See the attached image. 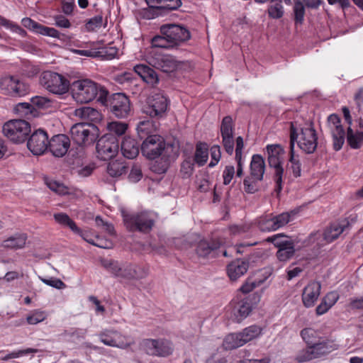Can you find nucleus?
I'll return each instance as SVG.
<instances>
[{
	"label": "nucleus",
	"instance_id": "nucleus-64",
	"mask_svg": "<svg viewBox=\"0 0 363 363\" xmlns=\"http://www.w3.org/2000/svg\"><path fill=\"white\" fill-rule=\"evenodd\" d=\"M269 16L272 18L278 19L283 16L284 9L281 3H276L268 9Z\"/></svg>",
	"mask_w": 363,
	"mask_h": 363
},
{
	"label": "nucleus",
	"instance_id": "nucleus-58",
	"mask_svg": "<svg viewBox=\"0 0 363 363\" xmlns=\"http://www.w3.org/2000/svg\"><path fill=\"white\" fill-rule=\"evenodd\" d=\"M294 21L297 24H302L305 15V7L300 0L295 1L294 6Z\"/></svg>",
	"mask_w": 363,
	"mask_h": 363
},
{
	"label": "nucleus",
	"instance_id": "nucleus-52",
	"mask_svg": "<svg viewBox=\"0 0 363 363\" xmlns=\"http://www.w3.org/2000/svg\"><path fill=\"white\" fill-rule=\"evenodd\" d=\"M296 213L294 211L284 212L273 216L277 229H279L289 223Z\"/></svg>",
	"mask_w": 363,
	"mask_h": 363
},
{
	"label": "nucleus",
	"instance_id": "nucleus-12",
	"mask_svg": "<svg viewBox=\"0 0 363 363\" xmlns=\"http://www.w3.org/2000/svg\"><path fill=\"white\" fill-rule=\"evenodd\" d=\"M119 150L118 139L111 134H105L96 143L98 157L101 160H108L114 157Z\"/></svg>",
	"mask_w": 363,
	"mask_h": 363
},
{
	"label": "nucleus",
	"instance_id": "nucleus-21",
	"mask_svg": "<svg viewBox=\"0 0 363 363\" xmlns=\"http://www.w3.org/2000/svg\"><path fill=\"white\" fill-rule=\"evenodd\" d=\"M321 289V284L319 281H311L303 289L302 294V301L303 306L306 308H311L314 306L318 300Z\"/></svg>",
	"mask_w": 363,
	"mask_h": 363
},
{
	"label": "nucleus",
	"instance_id": "nucleus-45",
	"mask_svg": "<svg viewBox=\"0 0 363 363\" xmlns=\"http://www.w3.org/2000/svg\"><path fill=\"white\" fill-rule=\"evenodd\" d=\"M128 128V125L125 122L112 121L108 123L107 129L108 133L107 134H111L118 137L123 135Z\"/></svg>",
	"mask_w": 363,
	"mask_h": 363
},
{
	"label": "nucleus",
	"instance_id": "nucleus-61",
	"mask_svg": "<svg viewBox=\"0 0 363 363\" xmlns=\"http://www.w3.org/2000/svg\"><path fill=\"white\" fill-rule=\"evenodd\" d=\"M211 160L208 164V167H214L220 161L221 158L220 147L219 145H213L210 149Z\"/></svg>",
	"mask_w": 363,
	"mask_h": 363
},
{
	"label": "nucleus",
	"instance_id": "nucleus-14",
	"mask_svg": "<svg viewBox=\"0 0 363 363\" xmlns=\"http://www.w3.org/2000/svg\"><path fill=\"white\" fill-rule=\"evenodd\" d=\"M150 11L145 13L147 18H154L164 15L167 12L176 10L182 5L181 0H145Z\"/></svg>",
	"mask_w": 363,
	"mask_h": 363
},
{
	"label": "nucleus",
	"instance_id": "nucleus-54",
	"mask_svg": "<svg viewBox=\"0 0 363 363\" xmlns=\"http://www.w3.org/2000/svg\"><path fill=\"white\" fill-rule=\"evenodd\" d=\"M33 106L38 108L48 109L51 108L54 104V101L45 96H36L31 99Z\"/></svg>",
	"mask_w": 363,
	"mask_h": 363
},
{
	"label": "nucleus",
	"instance_id": "nucleus-50",
	"mask_svg": "<svg viewBox=\"0 0 363 363\" xmlns=\"http://www.w3.org/2000/svg\"><path fill=\"white\" fill-rule=\"evenodd\" d=\"M268 242H272L274 245L279 249L286 246L289 243L294 242L287 236L283 233H279L273 236L269 237L266 239Z\"/></svg>",
	"mask_w": 363,
	"mask_h": 363
},
{
	"label": "nucleus",
	"instance_id": "nucleus-7",
	"mask_svg": "<svg viewBox=\"0 0 363 363\" xmlns=\"http://www.w3.org/2000/svg\"><path fill=\"white\" fill-rule=\"evenodd\" d=\"M40 83L48 91L57 95L65 94L69 87V82L64 76L52 71L43 72Z\"/></svg>",
	"mask_w": 363,
	"mask_h": 363
},
{
	"label": "nucleus",
	"instance_id": "nucleus-19",
	"mask_svg": "<svg viewBox=\"0 0 363 363\" xmlns=\"http://www.w3.org/2000/svg\"><path fill=\"white\" fill-rule=\"evenodd\" d=\"M328 124L330 128L333 149L335 151L340 150L345 143V133L340 123V118L336 114H331L328 118Z\"/></svg>",
	"mask_w": 363,
	"mask_h": 363
},
{
	"label": "nucleus",
	"instance_id": "nucleus-3",
	"mask_svg": "<svg viewBox=\"0 0 363 363\" xmlns=\"http://www.w3.org/2000/svg\"><path fill=\"white\" fill-rule=\"evenodd\" d=\"M124 224L129 231H138L143 233L150 232L155 225L157 216L150 211L135 213L122 212Z\"/></svg>",
	"mask_w": 363,
	"mask_h": 363
},
{
	"label": "nucleus",
	"instance_id": "nucleus-57",
	"mask_svg": "<svg viewBox=\"0 0 363 363\" xmlns=\"http://www.w3.org/2000/svg\"><path fill=\"white\" fill-rule=\"evenodd\" d=\"M221 136L233 135V118L230 116H225L220 125Z\"/></svg>",
	"mask_w": 363,
	"mask_h": 363
},
{
	"label": "nucleus",
	"instance_id": "nucleus-34",
	"mask_svg": "<svg viewBox=\"0 0 363 363\" xmlns=\"http://www.w3.org/2000/svg\"><path fill=\"white\" fill-rule=\"evenodd\" d=\"M245 343L240 332L228 335L223 342V347L226 350H231L242 347Z\"/></svg>",
	"mask_w": 363,
	"mask_h": 363
},
{
	"label": "nucleus",
	"instance_id": "nucleus-43",
	"mask_svg": "<svg viewBox=\"0 0 363 363\" xmlns=\"http://www.w3.org/2000/svg\"><path fill=\"white\" fill-rule=\"evenodd\" d=\"M75 115L87 121H93L99 118V113L91 107H82L75 111Z\"/></svg>",
	"mask_w": 363,
	"mask_h": 363
},
{
	"label": "nucleus",
	"instance_id": "nucleus-35",
	"mask_svg": "<svg viewBox=\"0 0 363 363\" xmlns=\"http://www.w3.org/2000/svg\"><path fill=\"white\" fill-rule=\"evenodd\" d=\"M245 343L240 332L228 335L223 342V347L226 350H231L242 347Z\"/></svg>",
	"mask_w": 363,
	"mask_h": 363
},
{
	"label": "nucleus",
	"instance_id": "nucleus-22",
	"mask_svg": "<svg viewBox=\"0 0 363 363\" xmlns=\"http://www.w3.org/2000/svg\"><path fill=\"white\" fill-rule=\"evenodd\" d=\"M23 26L29 29L43 35L60 39L62 34L55 28L45 26L29 18H24L22 20Z\"/></svg>",
	"mask_w": 363,
	"mask_h": 363
},
{
	"label": "nucleus",
	"instance_id": "nucleus-18",
	"mask_svg": "<svg viewBox=\"0 0 363 363\" xmlns=\"http://www.w3.org/2000/svg\"><path fill=\"white\" fill-rule=\"evenodd\" d=\"M48 142L47 132L43 129H38L30 135L27 142V147L34 155H42L48 150Z\"/></svg>",
	"mask_w": 363,
	"mask_h": 363
},
{
	"label": "nucleus",
	"instance_id": "nucleus-46",
	"mask_svg": "<svg viewBox=\"0 0 363 363\" xmlns=\"http://www.w3.org/2000/svg\"><path fill=\"white\" fill-rule=\"evenodd\" d=\"M256 177L250 174L243 181L244 190L247 194H255L259 189V183L262 179H257Z\"/></svg>",
	"mask_w": 363,
	"mask_h": 363
},
{
	"label": "nucleus",
	"instance_id": "nucleus-2",
	"mask_svg": "<svg viewBox=\"0 0 363 363\" xmlns=\"http://www.w3.org/2000/svg\"><path fill=\"white\" fill-rule=\"evenodd\" d=\"M72 96L81 104H86L94 99L101 102L108 94V91L100 84L90 79L74 81L71 86Z\"/></svg>",
	"mask_w": 363,
	"mask_h": 363
},
{
	"label": "nucleus",
	"instance_id": "nucleus-9",
	"mask_svg": "<svg viewBox=\"0 0 363 363\" xmlns=\"http://www.w3.org/2000/svg\"><path fill=\"white\" fill-rule=\"evenodd\" d=\"M4 135L16 143L26 141L30 133V125L25 120H11L3 125Z\"/></svg>",
	"mask_w": 363,
	"mask_h": 363
},
{
	"label": "nucleus",
	"instance_id": "nucleus-1",
	"mask_svg": "<svg viewBox=\"0 0 363 363\" xmlns=\"http://www.w3.org/2000/svg\"><path fill=\"white\" fill-rule=\"evenodd\" d=\"M290 145L294 150L295 142L298 147L306 154L315 152L318 145V136L312 123L299 124L297 121L290 123Z\"/></svg>",
	"mask_w": 363,
	"mask_h": 363
},
{
	"label": "nucleus",
	"instance_id": "nucleus-30",
	"mask_svg": "<svg viewBox=\"0 0 363 363\" xmlns=\"http://www.w3.org/2000/svg\"><path fill=\"white\" fill-rule=\"evenodd\" d=\"M250 174L256 177L257 179H263L265 172V162L260 155H254L250 166Z\"/></svg>",
	"mask_w": 363,
	"mask_h": 363
},
{
	"label": "nucleus",
	"instance_id": "nucleus-8",
	"mask_svg": "<svg viewBox=\"0 0 363 363\" xmlns=\"http://www.w3.org/2000/svg\"><path fill=\"white\" fill-rule=\"evenodd\" d=\"M172 150V147H166V143L162 137L159 135H150L146 138L141 144V152L143 156L149 160H155L164 154Z\"/></svg>",
	"mask_w": 363,
	"mask_h": 363
},
{
	"label": "nucleus",
	"instance_id": "nucleus-62",
	"mask_svg": "<svg viewBox=\"0 0 363 363\" xmlns=\"http://www.w3.org/2000/svg\"><path fill=\"white\" fill-rule=\"evenodd\" d=\"M313 359H315V357L313 353V351L311 349L310 345L306 349L300 351L296 357V360L298 363L308 362Z\"/></svg>",
	"mask_w": 363,
	"mask_h": 363
},
{
	"label": "nucleus",
	"instance_id": "nucleus-10",
	"mask_svg": "<svg viewBox=\"0 0 363 363\" xmlns=\"http://www.w3.org/2000/svg\"><path fill=\"white\" fill-rule=\"evenodd\" d=\"M72 140L78 145H86L94 142L97 135L96 127L89 123L74 124L70 129Z\"/></svg>",
	"mask_w": 363,
	"mask_h": 363
},
{
	"label": "nucleus",
	"instance_id": "nucleus-36",
	"mask_svg": "<svg viewBox=\"0 0 363 363\" xmlns=\"http://www.w3.org/2000/svg\"><path fill=\"white\" fill-rule=\"evenodd\" d=\"M240 333L244 343L246 344L259 337L262 333V328L257 325H252L244 328Z\"/></svg>",
	"mask_w": 363,
	"mask_h": 363
},
{
	"label": "nucleus",
	"instance_id": "nucleus-53",
	"mask_svg": "<svg viewBox=\"0 0 363 363\" xmlns=\"http://www.w3.org/2000/svg\"><path fill=\"white\" fill-rule=\"evenodd\" d=\"M152 45L153 47L160 48H174V45L172 44L170 39L167 38L166 35H156L152 39Z\"/></svg>",
	"mask_w": 363,
	"mask_h": 363
},
{
	"label": "nucleus",
	"instance_id": "nucleus-37",
	"mask_svg": "<svg viewBox=\"0 0 363 363\" xmlns=\"http://www.w3.org/2000/svg\"><path fill=\"white\" fill-rule=\"evenodd\" d=\"M347 142L352 149L360 148L363 144V131H354L351 127H348Z\"/></svg>",
	"mask_w": 363,
	"mask_h": 363
},
{
	"label": "nucleus",
	"instance_id": "nucleus-38",
	"mask_svg": "<svg viewBox=\"0 0 363 363\" xmlns=\"http://www.w3.org/2000/svg\"><path fill=\"white\" fill-rule=\"evenodd\" d=\"M128 166L124 161L116 160L110 162L107 167L108 174L113 177H120L127 172Z\"/></svg>",
	"mask_w": 363,
	"mask_h": 363
},
{
	"label": "nucleus",
	"instance_id": "nucleus-11",
	"mask_svg": "<svg viewBox=\"0 0 363 363\" xmlns=\"http://www.w3.org/2000/svg\"><path fill=\"white\" fill-rule=\"evenodd\" d=\"M0 89L4 94L13 96H24L29 92V86L18 77L6 75L0 79Z\"/></svg>",
	"mask_w": 363,
	"mask_h": 363
},
{
	"label": "nucleus",
	"instance_id": "nucleus-6",
	"mask_svg": "<svg viewBox=\"0 0 363 363\" xmlns=\"http://www.w3.org/2000/svg\"><path fill=\"white\" fill-rule=\"evenodd\" d=\"M101 104L116 118H125L130 113L129 98L123 93H115L109 97L107 95Z\"/></svg>",
	"mask_w": 363,
	"mask_h": 363
},
{
	"label": "nucleus",
	"instance_id": "nucleus-24",
	"mask_svg": "<svg viewBox=\"0 0 363 363\" xmlns=\"http://www.w3.org/2000/svg\"><path fill=\"white\" fill-rule=\"evenodd\" d=\"M133 70L145 83L152 86L159 83V77L157 72L149 66L138 64L134 66Z\"/></svg>",
	"mask_w": 363,
	"mask_h": 363
},
{
	"label": "nucleus",
	"instance_id": "nucleus-63",
	"mask_svg": "<svg viewBox=\"0 0 363 363\" xmlns=\"http://www.w3.org/2000/svg\"><path fill=\"white\" fill-rule=\"evenodd\" d=\"M115 330H106L99 334V339L104 345L113 347V336Z\"/></svg>",
	"mask_w": 363,
	"mask_h": 363
},
{
	"label": "nucleus",
	"instance_id": "nucleus-33",
	"mask_svg": "<svg viewBox=\"0 0 363 363\" xmlns=\"http://www.w3.org/2000/svg\"><path fill=\"white\" fill-rule=\"evenodd\" d=\"M27 235L25 233L16 234L3 241L1 246L9 249H21L26 243Z\"/></svg>",
	"mask_w": 363,
	"mask_h": 363
},
{
	"label": "nucleus",
	"instance_id": "nucleus-41",
	"mask_svg": "<svg viewBox=\"0 0 363 363\" xmlns=\"http://www.w3.org/2000/svg\"><path fill=\"white\" fill-rule=\"evenodd\" d=\"M54 218L57 223L65 227H68L73 233L80 232V228L77 227L75 222L67 214L64 213H55Z\"/></svg>",
	"mask_w": 363,
	"mask_h": 363
},
{
	"label": "nucleus",
	"instance_id": "nucleus-51",
	"mask_svg": "<svg viewBox=\"0 0 363 363\" xmlns=\"http://www.w3.org/2000/svg\"><path fill=\"white\" fill-rule=\"evenodd\" d=\"M86 333V329L72 328L65 330L63 333H62V335L65 337H69L75 341L84 339Z\"/></svg>",
	"mask_w": 363,
	"mask_h": 363
},
{
	"label": "nucleus",
	"instance_id": "nucleus-4",
	"mask_svg": "<svg viewBox=\"0 0 363 363\" xmlns=\"http://www.w3.org/2000/svg\"><path fill=\"white\" fill-rule=\"evenodd\" d=\"M267 150L269 166L274 169L275 191L279 194L282 189V178L284 172L282 160L284 150L279 145H269L267 146Z\"/></svg>",
	"mask_w": 363,
	"mask_h": 363
},
{
	"label": "nucleus",
	"instance_id": "nucleus-17",
	"mask_svg": "<svg viewBox=\"0 0 363 363\" xmlns=\"http://www.w3.org/2000/svg\"><path fill=\"white\" fill-rule=\"evenodd\" d=\"M149 64L163 72L169 73L175 71L180 62L172 55L155 52L149 58Z\"/></svg>",
	"mask_w": 363,
	"mask_h": 363
},
{
	"label": "nucleus",
	"instance_id": "nucleus-25",
	"mask_svg": "<svg viewBox=\"0 0 363 363\" xmlns=\"http://www.w3.org/2000/svg\"><path fill=\"white\" fill-rule=\"evenodd\" d=\"M347 228H349V222L347 220L333 223L325 230L323 238L327 242H331L337 239Z\"/></svg>",
	"mask_w": 363,
	"mask_h": 363
},
{
	"label": "nucleus",
	"instance_id": "nucleus-47",
	"mask_svg": "<svg viewBox=\"0 0 363 363\" xmlns=\"http://www.w3.org/2000/svg\"><path fill=\"white\" fill-rule=\"evenodd\" d=\"M267 277V276L263 279L248 277L240 289L242 293L247 294L252 291L256 287L259 286L262 284H263Z\"/></svg>",
	"mask_w": 363,
	"mask_h": 363
},
{
	"label": "nucleus",
	"instance_id": "nucleus-15",
	"mask_svg": "<svg viewBox=\"0 0 363 363\" xmlns=\"http://www.w3.org/2000/svg\"><path fill=\"white\" fill-rule=\"evenodd\" d=\"M223 242L218 238L201 240L196 245V252L200 257L215 258L220 253Z\"/></svg>",
	"mask_w": 363,
	"mask_h": 363
},
{
	"label": "nucleus",
	"instance_id": "nucleus-13",
	"mask_svg": "<svg viewBox=\"0 0 363 363\" xmlns=\"http://www.w3.org/2000/svg\"><path fill=\"white\" fill-rule=\"evenodd\" d=\"M167 106V99L161 94H155L147 98L143 111L150 117L160 119L165 116Z\"/></svg>",
	"mask_w": 363,
	"mask_h": 363
},
{
	"label": "nucleus",
	"instance_id": "nucleus-26",
	"mask_svg": "<svg viewBox=\"0 0 363 363\" xmlns=\"http://www.w3.org/2000/svg\"><path fill=\"white\" fill-rule=\"evenodd\" d=\"M67 162L73 166L84 164L86 159V152L84 146L78 145L72 147L68 152Z\"/></svg>",
	"mask_w": 363,
	"mask_h": 363
},
{
	"label": "nucleus",
	"instance_id": "nucleus-48",
	"mask_svg": "<svg viewBox=\"0 0 363 363\" xmlns=\"http://www.w3.org/2000/svg\"><path fill=\"white\" fill-rule=\"evenodd\" d=\"M96 51V57L102 60H109L116 57L118 55V50L115 46H106L99 49Z\"/></svg>",
	"mask_w": 363,
	"mask_h": 363
},
{
	"label": "nucleus",
	"instance_id": "nucleus-29",
	"mask_svg": "<svg viewBox=\"0 0 363 363\" xmlns=\"http://www.w3.org/2000/svg\"><path fill=\"white\" fill-rule=\"evenodd\" d=\"M139 151V145L135 140L128 137L122 141L121 152L125 157L133 159L138 155Z\"/></svg>",
	"mask_w": 363,
	"mask_h": 363
},
{
	"label": "nucleus",
	"instance_id": "nucleus-56",
	"mask_svg": "<svg viewBox=\"0 0 363 363\" xmlns=\"http://www.w3.org/2000/svg\"><path fill=\"white\" fill-rule=\"evenodd\" d=\"M258 227L261 231L269 232L277 230L274 220L272 217L261 218L258 222Z\"/></svg>",
	"mask_w": 363,
	"mask_h": 363
},
{
	"label": "nucleus",
	"instance_id": "nucleus-44",
	"mask_svg": "<svg viewBox=\"0 0 363 363\" xmlns=\"http://www.w3.org/2000/svg\"><path fill=\"white\" fill-rule=\"evenodd\" d=\"M171 162L170 156L169 153L164 154L161 156L160 161H155L152 165L151 169L152 172L157 174H164L167 172L169 168Z\"/></svg>",
	"mask_w": 363,
	"mask_h": 363
},
{
	"label": "nucleus",
	"instance_id": "nucleus-20",
	"mask_svg": "<svg viewBox=\"0 0 363 363\" xmlns=\"http://www.w3.org/2000/svg\"><path fill=\"white\" fill-rule=\"evenodd\" d=\"M70 147V140L65 134L52 136L48 142V150L55 157L65 156Z\"/></svg>",
	"mask_w": 363,
	"mask_h": 363
},
{
	"label": "nucleus",
	"instance_id": "nucleus-5",
	"mask_svg": "<svg viewBox=\"0 0 363 363\" xmlns=\"http://www.w3.org/2000/svg\"><path fill=\"white\" fill-rule=\"evenodd\" d=\"M140 349L150 356L167 357L174 352L172 341L166 338H146L139 344Z\"/></svg>",
	"mask_w": 363,
	"mask_h": 363
},
{
	"label": "nucleus",
	"instance_id": "nucleus-39",
	"mask_svg": "<svg viewBox=\"0 0 363 363\" xmlns=\"http://www.w3.org/2000/svg\"><path fill=\"white\" fill-rule=\"evenodd\" d=\"M289 164L287 168L291 170L293 175L295 177H299L301 174V164L298 155L295 154V150H293V146L290 148L289 151Z\"/></svg>",
	"mask_w": 363,
	"mask_h": 363
},
{
	"label": "nucleus",
	"instance_id": "nucleus-32",
	"mask_svg": "<svg viewBox=\"0 0 363 363\" xmlns=\"http://www.w3.org/2000/svg\"><path fill=\"white\" fill-rule=\"evenodd\" d=\"M208 154L209 150L207 143L198 142L196 145V150L192 159L199 167H202L207 162Z\"/></svg>",
	"mask_w": 363,
	"mask_h": 363
},
{
	"label": "nucleus",
	"instance_id": "nucleus-27",
	"mask_svg": "<svg viewBox=\"0 0 363 363\" xmlns=\"http://www.w3.org/2000/svg\"><path fill=\"white\" fill-rule=\"evenodd\" d=\"M159 123L150 120L140 121L137 125V132L141 140H145L150 135H159L156 131Z\"/></svg>",
	"mask_w": 363,
	"mask_h": 363
},
{
	"label": "nucleus",
	"instance_id": "nucleus-59",
	"mask_svg": "<svg viewBox=\"0 0 363 363\" xmlns=\"http://www.w3.org/2000/svg\"><path fill=\"white\" fill-rule=\"evenodd\" d=\"M102 24L103 16L101 15H97L89 19L85 25V27L87 31L91 32L100 28L102 26Z\"/></svg>",
	"mask_w": 363,
	"mask_h": 363
},
{
	"label": "nucleus",
	"instance_id": "nucleus-16",
	"mask_svg": "<svg viewBox=\"0 0 363 363\" xmlns=\"http://www.w3.org/2000/svg\"><path fill=\"white\" fill-rule=\"evenodd\" d=\"M160 33L170 39L174 46L189 40L190 32L184 26L179 24H164L160 27Z\"/></svg>",
	"mask_w": 363,
	"mask_h": 363
},
{
	"label": "nucleus",
	"instance_id": "nucleus-55",
	"mask_svg": "<svg viewBox=\"0 0 363 363\" xmlns=\"http://www.w3.org/2000/svg\"><path fill=\"white\" fill-rule=\"evenodd\" d=\"M194 164H196L192 157H187L182 163L180 172L182 174L183 177L188 178L189 177L194 169Z\"/></svg>",
	"mask_w": 363,
	"mask_h": 363
},
{
	"label": "nucleus",
	"instance_id": "nucleus-28",
	"mask_svg": "<svg viewBox=\"0 0 363 363\" xmlns=\"http://www.w3.org/2000/svg\"><path fill=\"white\" fill-rule=\"evenodd\" d=\"M313 353L316 358L325 355L337 349V346L333 341L326 340L316 343L311 344L310 345Z\"/></svg>",
	"mask_w": 363,
	"mask_h": 363
},
{
	"label": "nucleus",
	"instance_id": "nucleus-42",
	"mask_svg": "<svg viewBox=\"0 0 363 363\" xmlns=\"http://www.w3.org/2000/svg\"><path fill=\"white\" fill-rule=\"evenodd\" d=\"M135 344L133 338L130 336L123 335L119 332L115 330L113 336V347L121 349H127Z\"/></svg>",
	"mask_w": 363,
	"mask_h": 363
},
{
	"label": "nucleus",
	"instance_id": "nucleus-40",
	"mask_svg": "<svg viewBox=\"0 0 363 363\" xmlns=\"http://www.w3.org/2000/svg\"><path fill=\"white\" fill-rule=\"evenodd\" d=\"M252 306L247 299H243L238 303V308L235 311L237 322H240L247 318L252 311Z\"/></svg>",
	"mask_w": 363,
	"mask_h": 363
},
{
	"label": "nucleus",
	"instance_id": "nucleus-23",
	"mask_svg": "<svg viewBox=\"0 0 363 363\" xmlns=\"http://www.w3.org/2000/svg\"><path fill=\"white\" fill-rule=\"evenodd\" d=\"M248 268V261L237 259L227 266V274L230 280L236 281L247 272Z\"/></svg>",
	"mask_w": 363,
	"mask_h": 363
},
{
	"label": "nucleus",
	"instance_id": "nucleus-60",
	"mask_svg": "<svg viewBox=\"0 0 363 363\" xmlns=\"http://www.w3.org/2000/svg\"><path fill=\"white\" fill-rule=\"evenodd\" d=\"M47 317L45 311L35 310L30 315H28L26 320L28 324L35 325L43 321Z\"/></svg>",
	"mask_w": 363,
	"mask_h": 363
},
{
	"label": "nucleus",
	"instance_id": "nucleus-49",
	"mask_svg": "<svg viewBox=\"0 0 363 363\" xmlns=\"http://www.w3.org/2000/svg\"><path fill=\"white\" fill-rule=\"evenodd\" d=\"M295 252L294 243L291 242L279 249L277 252V257L281 262H286L291 258Z\"/></svg>",
	"mask_w": 363,
	"mask_h": 363
},
{
	"label": "nucleus",
	"instance_id": "nucleus-31",
	"mask_svg": "<svg viewBox=\"0 0 363 363\" xmlns=\"http://www.w3.org/2000/svg\"><path fill=\"white\" fill-rule=\"evenodd\" d=\"M339 298V295L335 291L328 293L321 300L320 303L316 307L315 312L318 315L325 313Z\"/></svg>",
	"mask_w": 363,
	"mask_h": 363
}]
</instances>
